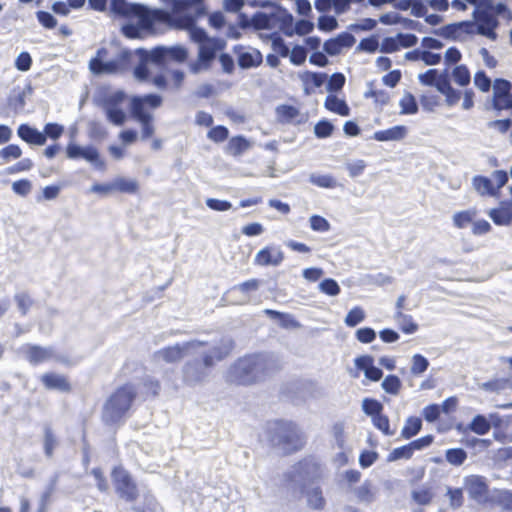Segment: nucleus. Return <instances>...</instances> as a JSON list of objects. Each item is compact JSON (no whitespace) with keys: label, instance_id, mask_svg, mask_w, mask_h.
<instances>
[{"label":"nucleus","instance_id":"25","mask_svg":"<svg viewBox=\"0 0 512 512\" xmlns=\"http://www.w3.org/2000/svg\"><path fill=\"white\" fill-rule=\"evenodd\" d=\"M27 360L31 364H39L49 360L53 356V350L34 344H26L23 347Z\"/></svg>","mask_w":512,"mask_h":512},{"label":"nucleus","instance_id":"38","mask_svg":"<svg viewBox=\"0 0 512 512\" xmlns=\"http://www.w3.org/2000/svg\"><path fill=\"white\" fill-rule=\"evenodd\" d=\"M476 216L475 210H464L454 214L453 224L459 229H463L471 224Z\"/></svg>","mask_w":512,"mask_h":512},{"label":"nucleus","instance_id":"49","mask_svg":"<svg viewBox=\"0 0 512 512\" xmlns=\"http://www.w3.org/2000/svg\"><path fill=\"white\" fill-rule=\"evenodd\" d=\"M434 33L444 38L453 40H457L461 36L458 23L447 24L439 30L434 31Z\"/></svg>","mask_w":512,"mask_h":512},{"label":"nucleus","instance_id":"1","mask_svg":"<svg viewBox=\"0 0 512 512\" xmlns=\"http://www.w3.org/2000/svg\"><path fill=\"white\" fill-rule=\"evenodd\" d=\"M137 396V389L131 383H125L117 387L103 404L102 422L107 426L122 425L130 416Z\"/></svg>","mask_w":512,"mask_h":512},{"label":"nucleus","instance_id":"39","mask_svg":"<svg viewBox=\"0 0 512 512\" xmlns=\"http://www.w3.org/2000/svg\"><path fill=\"white\" fill-rule=\"evenodd\" d=\"M445 459L454 466L462 465L467 459V453L462 448H451L446 450Z\"/></svg>","mask_w":512,"mask_h":512},{"label":"nucleus","instance_id":"59","mask_svg":"<svg viewBox=\"0 0 512 512\" xmlns=\"http://www.w3.org/2000/svg\"><path fill=\"white\" fill-rule=\"evenodd\" d=\"M474 84L482 92H488L491 88V79L484 71H477L474 75Z\"/></svg>","mask_w":512,"mask_h":512},{"label":"nucleus","instance_id":"45","mask_svg":"<svg viewBox=\"0 0 512 512\" xmlns=\"http://www.w3.org/2000/svg\"><path fill=\"white\" fill-rule=\"evenodd\" d=\"M362 409L368 416L374 418L383 411V405L380 401L372 398H365L362 402Z\"/></svg>","mask_w":512,"mask_h":512},{"label":"nucleus","instance_id":"4","mask_svg":"<svg viewBox=\"0 0 512 512\" xmlns=\"http://www.w3.org/2000/svg\"><path fill=\"white\" fill-rule=\"evenodd\" d=\"M202 17L192 14L175 16L163 10L155 34H163L169 30L187 31L193 42L205 43L212 38L208 36L203 28L197 26L198 19Z\"/></svg>","mask_w":512,"mask_h":512},{"label":"nucleus","instance_id":"43","mask_svg":"<svg viewBox=\"0 0 512 512\" xmlns=\"http://www.w3.org/2000/svg\"><path fill=\"white\" fill-rule=\"evenodd\" d=\"M413 451L410 447V444H406L397 448H394L387 456L388 462H394L400 459H411L413 456Z\"/></svg>","mask_w":512,"mask_h":512},{"label":"nucleus","instance_id":"33","mask_svg":"<svg viewBox=\"0 0 512 512\" xmlns=\"http://www.w3.org/2000/svg\"><path fill=\"white\" fill-rule=\"evenodd\" d=\"M307 504L313 510H323L326 505V500L323 496L322 489L315 487L307 492Z\"/></svg>","mask_w":512,"mask_h":512},{"label":"nucleus","instance_id":"7","mask_svg":"<svg viewBox=\"0 0 512 512\" xmlns=\"http://www.w3.org/2000/svg\"><path fill=\"white\" fill-rule=\"evenodd\" d=\"M161 104L162 98L157 94L135 96L131 99L130 112L132 117L141 124L142 139L146 140L154 135L153 115L150 113L149 109H156L160 107Z\"/></svg>","mask_w":512,"mask_h":512},{"label":"nucleus","instance_id":"51","mask_svg":"<svg viewBox=\"0 0 512 512\" xmlns=\"http://www.w3.org/2000/svg\"><path fill=\"white\" fill-rule=\"evenodd\" d=\"M413 500L419 505H428L433 499L430 488H420L412 492Z\"/></svg>","mask_w":512,"mask_h":512},{"label":"nucleus","instance_id":"28","mask_svg":"<svg viewBox=\"0 0 512 512\" xmlns=\"http://www.w3.org/2000/svg\"><path fill=\"white\" fill-rule=\"evenodd\" d=\"M265 315H267L271 319L278 320L280 323V326L285 329H295L300 327V323L290 314L272 310V309H266L264 310Z\"/></svg>","mask_w":512,"mask_h":512},{"label":"nucleus","instance_id":"37","mask_svg":"<svg viewBox=\"0 0 512 512\" xmlns=\"http://www.w3.org/2000/svg\"><path fill=\"white\" fill-rule=\"evenodd\" d=\"M452 78L458 86L465 87L470 84L471 74L466 65H457L452 70Z\"/></svg>","mask_w":512,"mask_h":512},{"label":"nucleus","instance_id":"29","mask_svg":"<svg viewBox=\"0 0 512 512\" xmlns=\"http://www.w3.org/2000/svg\"><path fill=\"white\" fill-rule=\"evenodd\" d=\"M250 147V142L244 136L232 137L226 147L227 153L237 157L247 151Z\"/></svg>","mask_w":512,"mask_h":512},{"label":"nucleus","instance_id":"23","mask_svg":"<svg viewBox=\"0 0 512 512\" xmlns=\"http://www.w3.org/2000/svg\"><path fill=\"white\" fill-rule=\"evenodd\" d=\"M66 156L69 159L83 158L89 162H96L99 160V152L93 146L82 148L75 143H69L66 147Z\"/></svg>","mask_w":512,"mask_h":512},{"label":"nucleus","instance_id":"14","mask_svg":"<svg viewBox=\"0 0 512 512\" xmlns=\"http://www.w3.org/2000/svg\"><path fill=\"white\" fill-rule=\"evenodd\" d=\"M163 2L170 7V15L206 16L208 14L205 0H163Z\"/></svg>","mask_w":512,"mask_h":512},{"label":"nucleus","instance_id":"31","mask_svg":"<svg viewBox=\"0 0 512 512\" xmlns=\"http://www.w3.org/2000/svg\"><path fill=\"white\" fill-rule=\"evenodd\" d=\"M422 429V420L416 416H410L406 419L405 424L401 430V437L403 439H411L416 436Z\"/></svg>","mask_w":512,"mask_h":512},{"label":"nucleus","instance_id":"2","mask_svg":"<svg viewBox=\"0 0 512 512\" xmlns=\"http://www.w3.org/2000/svg\"><path fill=\"white\" fill-rule=\"evenodd\" d=\"M269 369V362L264 355H245L230 368L229 382L234 385H252L261 380Z\"/></svg>","mask_w":512,"mask_h":512},{"label":"nucleus","instance_id":"58","mask_svg":"<svg viewBox=\"0 0 512 512\" xmlns=\"http://www.w3.org/2000/svg\"><path fill=\"white\" fill-rule=\"evenodd\" d=\"M271 46L273 51L280 57L285 58L289 55V47L286 45L284 39L281 36H273Z\"/></svg>","mask_w":512,"mask_h":512},{"label":"nucleus","instance_id":"24","mask_svg":"<svg viewBox=\"0 0 512 512\" xmlns=\"http://www.w3.org/2000/svg\"><path fill=\"white\" fill-rule=\"evenodd\" d=\"M18 137L30 145L42 146L46 143V135L28 124H21L17 129Z\"/></svg>","mask_w":512,"mask_h":512},{"label":"nucleus","instance_id":"3","mask_svg":"<svg viewBox=\"0 0 512 512\" xmlns=\"http://www.w3.org/2000/svg\"><path fill=\"white\" fill-rule=\"evenodd\" d=\"M268 435L269 440L281 448L284 454L295 453L305 446L304 435L293 421L283 419L273 421Z\"/></svg>","mask_w":512,"mask_h":512},{"label":"nucleus","instance_id":"18","mask_svg":"<svg viewBox=\"0 0 512 512\" xmlns=\"http://www.w3.org/2000/svg\"><path fill=\"white\" fill-rule=\"evenodd\" d=\"M464 484L471 499L478 502H482L487 499L489 494V487L483 476H467L464 480Z\"/></svg>","mask_w":512,"mask_h":512},{"label":"nucleus","instance_id":"11","mask_svg":"<svg viewBox=\"0 0 512 512\" xmlns=\"http://www.w3.org/2000/svg\"><path fill=\"white\" fill-rule=\"evenodd\" d=\"M492 177L495 180L496 185H493L492 180L486 176L478 175L473 178V186L481 196L497 197L500 189L508 181V174L504 170L494 171Z\"/></svg>","mask_w":512,"mask_h":512},{"label":"nucleus","instance_id":"5","mask_svg":"<svg viewBox=\"0 0 512 512\" xmlns=\"http://www.w3.org/2000/svg\"><path fill=\"white\" fill-rule=\"evenodd\" d=\"M111 11L124 18H137L138 25L151 34H155L163 9H149L141 4H131L126 0H111Z\"/></svg>","mask_w":512,"mask_h":512},{"label":"nucleus","instance_id":"44","mask_svg":"<svg viewBox=\"0 0 512 512\" xmlns=\"http://www.w3.org/2000/svg\"><path fill=\"white\" fill-rule=\"evenodd\" d=\"M365 317L366 315L363 308L360 306H355L347 313L345 317V324L348 327H355L364 321Z\"/></svg>","mask_w":512,"mask_h":512},{"label":"nucleus","instance_id":"9","mask_svg":"<svg viewBox=\"0 0 512 512\" xmlns=\"http://www.w3.org/2000/svg\"><path fill=\"white\" fill-rule=\"evenodd\" d=\"M112 482L118 496L127 502H134L139 497V490L131 474L122 466H115L111 471Z\"/></svg>","mask_w":512,"mask_h":512},{"label":"nucleus","instance_id":"62","mask_svg":"<svg viewBox=\"0 0 512 512\" xmlns=\"http://www.w3.org/2000/svg\"><path fill=\"white\" fill-rule=\"evenodd\" d=\"M320 289L323 293L329 295V296H336L340 293V286L338 283L331 278L324 279L320 283Z\"/></svg>","mask_w":512,"mask_h":512},{"label":"nucleus","instance_id":"47","mask_svg":"<svg viewBox=\"0 0 512 512\" xmlns=\"http://www.w3.org/2000/svg\"><path fill=\"white\" fill-rule=\"evenodd\" d=\"M333 131H334L333 124L326 119L318 121L314 126V133L317 138L323 139V138L330 137L332 135Z\"/></svg>","mask_w":512,"mask_h":512},{"label":"nucleus","instance_id":"36","mask_svg":"<svg viewBox=\"0 0 512 512\" xmlns=\"http://www.w3.org/2000/svg\"><path fill=\"white\" fill-rule=\"evenodd\" d=\"M395 319L399 323L400 330L405 334H413L418 330V324L411 315L395 313Z\"/></svg>","mask_w":512,"mask_h":512},{"label":"nucleus","instance_id":"10","mask_svg":"<svg viewBox=\"0 0 512 512\" xmlns=\"http://www.w3.org/2000/svg\"><path fill=\"white\" fill-rule=\"evenodd\" d=\"M224 46V42L218 38H213L200 44L197 60L189 64L190 72L197 74L202 70L210 68L213 60L216 58L217 52L224 49Z\"/></svg>","mask_w":512,"mask_h":512},{"label":"nucleus","instance_id":"40","mask_svg":"<svg viewBox=\"0 0 512 512\" xmlns=\"http://www.w3.org/2000/svg\"><path fill=\"white\" fill-rule=\"evenodd\" d=\"M401 387L402 383L397 375H387L382 382V388L384 391L391 395H397L400 392Z\"/></svg>","mask_w":512,"mask_h":512},{"label":"nucleus","instance_id":"30","mask_svg":"<svg viewBox=\"0 0 512 512\" xmlns=\"http://www.w3.org/2000/svg\"><path fill=\"white\" fill-rule=\"evenodd\" d=\"M114 192L123 194H136L139 191V184L136 180L125 177H117L113 180Z\"/></svg>","mask_w":512,"mask_h":512},{"label":"nucleus","instance_id":"6","mask_svg":"<svg viewBox=\"0 0 512 512\" xmlns=\"http://www.w3.org/2000/svg\"><path fill=\"white\" fill-rule=\"evenodd\" d=\"M231 352V347L215 346L203 355L202 360L188 361L182 367L183 381L188 385L202 382L216 362L224 360Z\"/></svg>","mask_w":512,"mask_h":512},{"label":"nucleus","instance_id":"46","mask_svg":"<svg viewBox=\"0 0 512 512\" xmlns=\"http://www.w3.org/2000/svg\"><path fill=\"white\" fill-rule=\"evenodd\" d=\"M373 425L386 436L394 435V430L390 428V420L387 415L380 413L372 418Z\"/></svg>","mask_w":512,"mask_h":512},{"label":"nucleus","instance_id":"15","mask_svg":"<svg viewBox=\"0 0 512 512\" xmlns=\"http://www.w3.org/2000/svg\"><path fill=\"white\" fill-rule=\"evenodd\" d=\"M492 103L496 110L512 109V85L508 80L498 78L494 81Z\"/></svg>","mask_w":512,"mask_h":512},{"label":"nucleus","instance_id":"8","mask_svg":"<svg viewBox=\"0 0 512 512\" xmlns=\"http://www.w3.org/2000/svg\"><path fill=\"white\" fill-rule=\"evenodd\" d=\"M418 78L420 83L425 86H435L445 96L448 105L453 106L460 101L461 92L451 86L446 71L439 72L437 69H429L420 74Z\"/></svg>","mask_w":512,"mask_h":512},{"label":"nucleus","instance_id":"57","mask_svg":"<svg viewBox=\"0 0 512 512\" xmlns=\"http://www.w3.org/2000/svg\"><path fill=\"white\" fill-rule=\"evenodd\" d=\"M57 445V439L50 428H47L44 433V452L47 457L53 455L54 449Z\"/></svg>","mask_w":512,"mask_h":512},{"label":"nucleus","instance_id":"60","mask_svg":"<svg viewBox=\"0 0 512 512\" xmlns=\"http://www.w3.org/2000/svg\"><path fill=\"white\" fill-rule=\"evenodd\" d=\"M38 22L46 29H54L57 26L56 18L47 11L36 12Z\"/></svg>","mask_w":512,"mask_h":512},{"label":"nucleus","instance_id":"42","mask_svg":"<svg viewBox=\"0 0 512 512\" xmlns=\"http://www.w3.org/2000/svg\"><path fill=\"white\" fill-rule=\"evenodd\" d=\"M262 62V57L259 52L256 54H252L249 52H244L238 57V64L241 68H250L256 67L260 65Z\"/></svg>","mask_w":512,"mask_h":512},{"label":"nucleus","instance_id":"34","mask_svg":"<svg viewBox=\"0 0 512 512\" xmlns=\"http://www.w3.org/2000/svg\"><path fill=\"white\" fill-rule=\"evenodd\" d=\"M468 429L475 434L485 435L490 431L491 424L484 415L478 414L469 423Z\"/></svg>","mask_w":512,"mask_h":512},{"label":"nucleus","instance_id":"64","mask_svg":"<svg viewBox=\"0 0 512 512\" xmlns=\"http://www.w3.org/2000/svg\"><path fill=\"white\" fill-rule=\"evenodd\" d=\"M367 98H372L375 103L387 105L390 101V95L385 90L371 89L366 93Z\"/></svg>","mask_w":512,"mask_h":512},{"label":"nucleus","instance_id":"55","mask_svg":"<svg viewBox=\"0 0 512 512\" xmlns=\"http://www.w3.org/2000/svg\"><path fill=\"white\" fill-rule=\"evenodd\" d=\"M43 135H46V139L52 140L59 139L64 133V127L58 123H47L43 129Z\"/></svg>","mask_w":512,"mask_h":512},{"label":"nucleus","instance_id":"19","mask_svg":"<svg viewBox=\"0 0 512 512\" xmlns=\"http://www.w3.org/2000/svg\"><path fill=\"white\" fill-rule=\"evenodd\" d=\"M193 344L190 342L184 344H176L164 347L156 352V356L161 358L165 363L174 364L180 362L185 356L186 351Z\"/></svg>","mask_w":512,"mask_h":512},{"label":"nucleus","instance_id":"26","mask_svg":"<svg viewBox=\"0 0 512 512\" xmlns=\"http://www.w3.org/2000/svg\"><path fill=\"white\" fill-rule=\"evenodd\" d=\"M324 107L331 113L347 117L350 115V107L344 99L339 98L335 94H329L325 98Z\"/></svg>","mask_w":512,"mask_h":512},{"label":"nucleus","instance_id":"56","mask_svg":"<svg viewBox=\"0 0 512 512\" xmlns=\"http://www.w3.org/2000/svg\"><path fill=\"white\" fill-rule=\"evenodd\" d=\"M169 60L185 62L188 58V50L184 46L176 45L168 48Z\"/></svg>","mask_w":512,"mask_h":512},{"label":"nucleus","instance_id":"12","mask_svg":"<svg viewBox=\"0 0 512 512\" xmlns=\"http://www.w3.org/2000/svg\"><path fill=\"white\" fill-rule=\"evenodd\" d=\"M127 96L123 91H116L107 95L103 99V108L107 119L114 125L121 126L125 123L127 117L122 108V104Z\"/></svg>","mask_w":512,"mask_h":512},{"label":"nucleus","instance_id":"50","mask_svg":"<svg viewBox=\"0 0 512 512\" xmlns=\"http://www.w3.org/2000/svg\"><path fill=\"white\" fill-rule=\"evenodd\" d=\"M429 367V361L421 354H415L412 357L411 373L413 375H420L424 373Z\"/></svg>","mask_w":512,"mask_h":512},{"label":"nucleus","instance_id":"32","mask_svg":"<svg viewBox=\"0 0 512 512\" xmlns=\"http://www.w3.org/2000/svg\"><path fill=\"white\" fill-rule=\"evenodd\" d=\"M326 79H327V75L325 73H320V72L307 71L302 76V81L305 85V89H306L307 93H309L310 89L321 87L324 84V82L326 81Z\"/></svg>","mask_w":512,"mask_h":512},{"label":"nucleus","instance_id":"41","mask_svg":"<svg viewBox=\"0 0 512 512\" xmlns=\"http://www.w3.org/2000/svg\"><path fill=\"white\" fill-rule=\"evenodd\" d=\"M22 156V149L17 144H9L0 150V158L4 163L19 159Z\"/></svg>","mask_w":512,"mask_h":512},{"label":"nucleus","instance_id":"35","mask_svg":"<svg viewBox=\"0 0 512 512\" xmlns=\"http://www.w3.org/2000/svg\"><path fill=\"white\" fill-rule=\"evenodd\" d=\"M402 115H413L418 112V104L413 94L406 92L399 101Z\"/></svg>","mask_w":512,"mask_h":512},{"label":"nucleus","instance_id":"21","mask_svg":"<svg viewBox=\"0 0 512 512\" xmlns=\"http://www.w3.org/2000/svg\"><path fill=\"white\" fill-rule=\"evenodd\" d=\"M355 365L359 370L364 371L365 377L371 381L377 382L383 376L382 370L374 366V359L370 355L357 357L355 359Z\"/></svg>","mask_w":512,"mask_h":512},{"label":"nucleus","instance_id":"54","mask_svg":"<svg viewBox=\"0 0 512 512\" xmlns=\"http://www.w3.org/2000/svg\"><path fill=\"white\" fill-rule=\"evenodd\" d=\"M449 504L452 508H460L464 503L463 491L461 488H449L447 491Z\"/></svg>","mask_w":512,"mask_h":512},{"label":"nucleus","instance_id":"13","mask_svg":"<svg viewBox=\"0 0 512 512\" xmlns=\"http://www.w3.org/2000/svg\"><path fill=\"white\" fill-rule=\"evenodd\" d=\"M260 283L261 281L258 279H249L228 289L224 297L231 305L246 304L250 299V294L259 289Z\"/></svg>","mask_w":512,"mask_h":512},{"label":"nucleus","instance_id":"17","mask_svg":"<svg viewBox=\"0 0 512 512\" xmlns=\"http://www.w3.org/2000/svg\"><path fill=\"white\" fill-rule=\"evenodd\" d=\"M40 382L43 387L49 391H58L61 393H70L72 391V383L67 375L58 374L56 372H46L41 375Z\"/></svg>","mask_w":512,"mask_h":512},{"label":"nucleus","instance_id":"27","mask_svg":"<svg viewBox=\"0 0 512 512\" xmlns=\"http://www.w3.org/2000/svg\"><path fill=\"white\" fill-rule=\"evenodd\" d=\"M406 134L407 128L403 125H397L385 130L376 131L373 138L380 142L398 141L403 139Z\"/></svg>","mask_w":512,"mask_h":512},{"label":"nucleus","instance_id":"48","mask_svg":"<svg viewBox=\"0 0 512 512\" xmlns=\"http://www.w3.org/2000/svg\"><path fill=\"white\" fill-rule=\"evenodd\" d=\"M207 137L215 143H221L228 139L229 130L223 125H218L208 131Z\"/></svg>","mask_w":512,"mask_h":512},{"label":"nucleus","instance_id":"52","mask_svg":"<svg viewBox=\"0 0 512 512\" xmlns=\"http://www.w3.org/2000/svg\"><path fill=\"white\" fill-rule=\"evenodd\" d=\"M288 56L292 64L299 66L305 62L307 58V51L303 46L296 45L291 51L289 50Z\"/></svg>","mask_w":512,"mask_h":512},{"label":"nucleus","instance_id":"22","mask_svg":"<svg viewBox=\"0 0 512 512\" xmlns=\"http://www.w3.org/2000/svg\"><path fill=\"white\" fill-rule=\"evenodd\" d=\"M495 225L507 226L512 222V202L501 201L499 206L488 212Z\"/></svg>","mask_w":512,"mask_h":512},{"label":"nucleus","instance_id":"53","mask_svg":"<svg viewBox=\"0 0 512 512\" xmlns=\"http://www.w3.org/2000/svg\"><path fill=\"white\" fill-rule=\"evenodd\" d=\"M91 475H93L97 488L101 492H107L109 490V482L107 477L105 476L104 471L100 467H95L91 470Z\"/></svg>","mask_w":512,"mask_h":512},{"label":"nucleus","instance_id":"16","mask_svg":"<svg viewBox=\"0 0 512 512\" xmlns=\"http://www.w3.org/2000/svg\"><path fill=\"white\" fill-rule=\"evenodd\" d=\"M474 19L477 25V34L483 35L491 40H496L497 34L495 29L498 26L497 17L487 11L476 9L474 11Z\"/></svg>","mask_w":512,"mask_h":512},{"label":"nucleus","instance_id":"20","mask_svg":"<svg viewBox=\"0 0 512 512\" xmlns=\"http://www.w3.org/2000/svg\"><path fill=\"white\" fill-rule=\"evenodd\" d=\"M284 259V254L279 248L265 247L255 256L254 262L260 266H278Z\"/></svg>","mask_w":512,"mask_h":512},{"label":"nucleus","instance_id":"61","mask_svg":"<svg viewBox=\"0 0 512 512\" xmlns=\"http://www.w3.org/2000/svg\"><path fill=\"white\" fill-rule=\"evenodd\" d=\"M106 54L107 50L105 48H100L97 51V56L90 60L89 68L94 74H102V68L104 64L102 57H104Z\"/></svg>","mask_w":512,"mask_h":512},{"label":"nucleus","instance_id":"63","mask_svg":"<svg viewBox=\"0 0 512 512\" xmlns=\"http://www.w3.org/2000/svg\"><path fill=\"white\" fill-rule=\"evenodd\" d=\"M338 27V22L335 17L323 15L318 18V28L321 31L330 32Z\"/></svg>","mask_w":512,"mask_h":512}]
</instances>
